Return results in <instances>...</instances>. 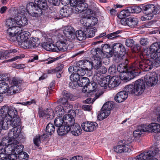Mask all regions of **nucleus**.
Here are the masks:
<instances>
[{
	"mask_svg": "<svg viewBox=\"0 0 160 160\" xmlns=\"http://www.w3.org/2000/svg\"><path fill=\"white\" fill-rule=\"evenodd\" d=\"M96 54L92 57V62L91 63L92 67L93 66L94 68H97L98 66L102 65V60L99 54V52L98 50L95 51Z\"/></svg>",
	"mask_w": 160,
	"mask_h": 160,
	"instance_id": "nucleus-24",
	"label": "nucleus"
},
{
	"mask_svg": "<svg viewBox=\"0 0 160 160\" xmlns=\"http://www.w3.org/2000/svg\"><path fill=\"white\" fill-rule=\"evenodd\" d=\"M75 32L72 27L69 26H66L54 32L55 37L57 39L61 37L71 41L75 38Z\"/></svg>",
	"mask_w": 160,
	"mask_h": 160,
	"instance_id": "nucleus-7",
	"label": "nucleus"
},
{
	"mask_svg": "<svg viewBox=\"0 0 160 160\" xmlns=\"http://www.w3.org/2000/svg\"><path fill=\"white\" fill-rule=\"evenodd\" d=\"M90 15H85L84 16L82 15V19L81 20L80 22L83 25L86 27H89L92 25H94L98 22V20L95 17L91 16Z\"/></svg>",
	"mask_w": 160,
	"mask_h": 160,
	"instance_id": "nucleus-15",
	"label": "nucleus"
},
{
	"mask_svg": "<svg viewBox=\"0 0 160 160\" xmlns=\"http://www.w3.org/2000/svg\"><path fill=\"white\" fill-rule=\"evenodd\" d=\"M75 72L79 76H83L86 73L85 71L83 68L79 67H77V68L75 71Z\"/></svg>",
	"mask_w": 160,
	"mask_h": 160,
	"instance_id": "nucleus-58",
	"label": "nucleus"
},
{
	"mask_svg": "<svg viewBox=\"0 0 160 160\" xmlns=\"http://www.w3.org/2000/svg\"><path fill=\"white\" fill-rule=\"evenodd\" d=\"M9 109L8 106L5 105L2 106L0 109V123L2 124L1 122H3V121H4V115L6 116Z\"/></svg>",
	"mask_w": 160,
	"mask_h": 160,
	"instance_id": "nucleus-36",
	"label": "nucleus"
},
{
	"mask_svg": "<svg viewBox=\"0 0 160 160\" xmlns=\"http://www.w3.org/2000/svg\"><path fill=\"white\" fill-rule=\"evenodd\" d=\"M53 36L51 38L48 39V42H44L42 43L41 46L45 50L55 52V45L52 43L53 42Z\"/></svg>",
	"mask_w": 160,
	"mask_h": 160,
	"instance_id": "nucleus-23",
	"label": "nucleus"
},
{
	"mask_svg": "<svg viewBox=\"0 0 160 160\" xmlns=\"http://www.w3.org/2000/svg\"><path fill=\"white\" fill-rule=\"evenodd\" d=\"M20 120L19 118L16 117L10 121V123L8 125V127L9 126H11L12 127H16L17 126H20L19 125Z\"/></svg>",
	"mask_w": 160,
	"mask_h": 160,
	"instance_id": "nucleus-54",
	"label": "nucleus"
},
{
	"mask_svg": "<svg viewBox=\"0 0 160 160\" xmlns=\"http://www.w3.org/2000/svg\"><path fill=\"white\" fill-rule=\"evenodd\" d=\"M53 39L54 41H55V40H57L56 45H55V52H63L67 50L69 42L68 40L63 38H61V37L57 39L55 38V35L53 37Z\"/></svg>",
	"mask_w": 160,
	"mask_h": 160,
	"instance_id": "nucleus-13",
	"label": "nucleus"
},
{
	"mask_svg": "<svg viewBox=\"0 0 160 160\" xmlns=\"http://www.w3.org/2000/svg\"><path fill=\"white\" fill-rule=\"evenodd\" d=\"M85 32H86L87 38H91L94 37L97 30L95 27H86Z\"/></svg>",
	"mask_w": 160,
	"mask_h": 160,
	"instance_id": "nucleus-38",
	"label": "nucleus"
},
{
	"mask_svg": "<svg viewBox=\"0 0 160 160\" xmlns=\"http://www.w3.org/2000/svg\"><path fill=\"white\" fill-rule=\"evenodd\" d=\"M113 107L112 103L110 102H108L105 103L103 105L102 109L106 111L107 112H109L110 113V111Z\"/></svg>",
	"mask_w": 160,
	"mask_h": 160,
	"instance_id": "nucleus-47",
	"label": "nucleus"
},
{
	"mask_svg": "<svg viewBox=\"0 0 160 160\" xmlns=\"http://www.w3.org/2000/svg\"><path fill=\"white\" fill-rule=\"evenodd\" d=\"M147 132H153L156 133H160V124L152 122L145 127Z\"/></svg>",
	"mask_w": 160,
	"mask_h": 160,
	"instance_id": "nucleus-25",
	"label": "nucleus"
},
{
	"mask_svg": "<svg viewBox=\"0 0 160 160\" xmlns=\"http://www.w3.org/2000/svg\"><path fill=\"white\" fill-rule=\"evenodd\" d=\"M62 116L60 117H58L56 118L54 120V122L55 125L58 127H59L62 125H64V121L63 119L62 118Z\"/></svg>",
	"mask_w": 160,
	"mask_h": 160,
	"instance_id": "nucleus-51",
	"label": "nucleus"
},
{
	"mask_svg": "<svg viewBox=\"0 0 160 160\" xmlns=\"http://www.w3.org/2000/svg\"><path fill=\"white\" fill-rule=\"evenodd\" d=\"M95 69L96 70L95 71V74H98L99 75L100 77L101 76V74H105L107 72V68L104 67L102 66V65L99 67L98 66L97 68H95Z\"/></svg>",
	"mask_w": 160,
	"mask_h": 160,
	"instance_id": "nucleus-45",
	"label": "nucleus"
},
{
	"mask_svg": "<svg viewBox=\"0 0 160 160\" xmlns=\"http://www.w3.org/2000/svg\"><path fill=\"white\" fill-rule=\"evenodd\" d=\"M73 125L70 130L72 134L76 136L81 134L82 130L80 126L77 123Z\"/></svg>",
	"mask_w": 160,
	"mask_h": 160,
	"instance_id": "nucleus-37",
	"label": "nucleus"
},
{
	"mask_svg": "<svg viewBox=\"0 0 160 160\" xmlns=\"http://www.w3.org/2000/svg\"><path fill=\"white\" fill-rule=\"evenodd\" d=\"M120 31L118 30L116 32H114L109 34H108L107 36V37L108 39H113L119 36L118 34L120 33Z\"/></svg>",
	"mask_w": 160,
	"mask_h": 160,
	"instance_id": "nucleus-56",
	"label": "nucleus"
},
{
	"mask_svg": "<svg viewBox=\"0 0 160 160\" xmlns=\"http://www.w3.org/2000/svg\"><path fill=\"white\" fill-rule=\"evenodd\" d=\"M8 84L5 82L0 83V94H3L7 92L9 93Z\"/></svg>",
	"mask_w": 160,
	"mask_h": 160,
	"instance_id": "nucleus-40",
	"label": "nucleus"
},
{
	"mask_svg": "<svg viewBox=\"0 0 160 160\" xmlns=\"http://www.w3.org/2000/svg\"><path fill=\"white\" fill-rule=\"evenodd\" d=\"M19 31L18 32H16L14 36L9 37L10 40L11 41H15V38L18 43V44L21 47L24 48V44H25L28 39L30 36V33L27 31L22 32L20 28L18 29Z\"/></svg>",
	"mask_w": 160,
	"mask_h": 160,
	"instance_id": "nucleus-9",
	"label": "nucleus"
},
{
	"mask_svg": "<svg viewBox=\"0 0 160 160\" xmlns=\"http://www.w3.org/2000/svg\"><path fill=\"white\" fill-rule=\"evenodd\" d=\"M145 127L144 125H139L133 132V135L135 140H137L143 136L145 132H146Z\"/></svg>",
	"mask_w": 160,
	"mask_h": 160,
	"instance_id": "nucleus-20",
	"label": "nucleus"
},
{
	"mask_svg": "<svg viewBox=\"0 0 160 160\" xmlns=\"http://www.w3.org/2000/svg\"><path fill=\"white\" fill-rule=\"evenodd\" d=\"M18 142L17 140L14 139L9 136L3 138L2 142H0L2 146H4L5 151H7L9 154L12 152H21L24 146L22 144H18Z\"/></svg>",
	"mask_w": 160,
	"mask_h": 160,
	"instance_id": "nucleus-5",
	"label": "nucleus"
},
{
	"mask_svg": "<svg viewBox=\"0 0 160 160\" xmlns=\"http://www.w3.org/2000/svg\"><path fill=\"white\" fill-rule=\"evenodd\" d=\"M47 0H35L34 3L30 2L28 3L25 8L26 12L31 16L36 17L38 12L42 13V10L48 9Z\"/></svg>",
	"mask_w": 160,
	"mask_h": 160,
	"instance_id": "nucleus-4",
	"label": "nucleus"
},
{
	"mask_svg": "<svg viewBox=\"0 0 160 160\" xmlns=\"http://www.w3.org/2000/svg\"><path fill=\"white\" fill-rule=\"evenodd\" d=\"M142 9L139 6L132 7L128 8V11L130 13H138L142 11Z\"/></svg>",
	"mask_w": 160,
	"mask_h": 160,
	"instance_id": "nucleus-50",
	"label": "nucleus"
},
{
	"mask_svg": "<svg viewBox=\"0 0 160 160\" xmlns=\"http://www.w3.org/2000/svg\"><path fill=\"white\" fill-rule=\"evenodd\" d=\"M75 37L80 41H82L85 39L87 37L86 32L82 30H79L76 32L75 34Z\"/></svg>",
	"mask_w": 160,
	"mask_h": 160,
	"instance_id": "nucleus-39",
	"label": "nucleus"
},
{
	"mask_svg": "<svg viewBox=\"0 0 160 160\" xmlns=\"http://www.w3.org/2000/svg\"><path fill=\"white\" fill-rule=\"evenodd\" d=\"M71 82L69 86L72 88H75L78 86V82L80 79V76L76 73L72 74L70 77Z\"/></svg>",
	"mask_w": 160,
	"mask_h": 160,
	"instance_id": "nucleus-30",
	"label": "nucleus"
},
{
	"mask_svg": "<svg viewBox=\"0 0 160 160\" xmlns=\"http://www.w3.org/2000/svg\"><path fill=\"white\" fill-rule=\"evenodd\" d=\"M78 82V86L83 87L82 92L86 93L96 92L97 85L96 83L89 82L88 78L86 77H82L80 79Z\"/></svg>",
	"mask_w": 160,
	"mask_h": 160,
	"instance_id": "nucleus-8",
	"label": "nucleus"
},
{
	"mask_svg": "<svg viewBox=\"0 0 160 160\" xmlns=\"http://www.w3.org/2000/svg\"><path fill=\"white\" fill-rule=\"evenodd\" d=\"M21 131V128L20 126L15 127L10 131L8 133V136L14 139H15V138H16L17 140H19L18 138L19 136Z\"/></svg>",
	"mask_w": 160,
	"mask_h": 160,
	"instance_id": "nucleus-26",
	"label": "nucleus"
},
{
	"mask_svg": "<svg viewBox=\"0 0 160 160\" xmlns=\"http://www.w3.org/2000/svg\"><path fill=\"white\" fill-rule=\"evenodd\" d=\"M88 7V5L85 3H80L74 7V10L76 13H81L82 12H85V14L90 15L91 14V11L88 9H87Z\"/></svg>",
	"mask_w": 160,
	"mask_h": 160,
	"instance_id": "nucleus-17",
	"label": "nucleus"
},
{
	"mask_svg": "<svg viewBox=\"0 0 160 160\" xmlns=\"http://www.w3.org/2000/svg\"><path fill=\"white\" fill-rule=\"evenodd\" d=\"M108 77L102 78V76H100L99 75L95 74L93 77V79L95 82H93L98 83L101 87L106 89L107 88L108 85ZM97 85V84H96Z\"/></svg>",
	"mask_w": 160,
	"mask_h": 160,
	"instance_id": "nucleus-18",
	"label": "nucleus"
},
{
	"mask_svg": "<svg viewBox=\"0 0 160 160\" xmlns=\"http://www.w3.org/2000/svg\"><path fill=\"white\" fill-rule=\"evenodd\" d=\"M39 39L36 38H30L24 44V48H29L38 47L39 44Z\"/></svg>",
	"mask_w": 160,
	"mask_h": 160,
	"instance_id": "nucleus-22",
	"label": "nucleus"
},
{
	"mask_svg": "<svg viewBox=\"0 0 160 160\" xmlns=\"http://www.w3.org/2000/svg\"><path fill=\"white\" fill-rule=\"evenodd\" d=\"M105 49H108L105 51V53H104L102 51H98L100 53L99 54H100L101 56L103 58H109L112 57L113 55V52L112 50H110V45L108 44H104L102 48L103 50H104Z\"/></svg>",
	"mask_w": 160,
	"mask_h": 160,
	"instance_id": "nucleus-28",
	"label": "nucleus"
},
{
	"mask_svg": "<svg viewBox=\"0 0 160 160\" xmlns=\"http://www.w3.org/2000/svg\"><path fill=\"white\" fill-rule=\"evenodd\" d=\"M113 51H112L118 53L119 51V54L124 56L125 53V49L124 46L120 43H115L112 45V46Z\"/></svg>",
	"mask_w": 160,
	"mask_h": 160,
	"instance_id": "nucleus-29",
	"label": "nucleus"
},
{
	"mask_svg": "<svg viewBox=\"0 0 160 160\" xmlns=\"http://www.w3.org/2000/svg\"><path fill=\"white\" fill-rule=\"evenodd\" d=\"M158 53L156 52H151L150 54V57L151 59L150 60H154L158 56Z\"/></svg>",
	"mask_w": 160,
	"mask_h": 160,
	"instance_id": "nucleus-64",
	"label": "nucleus"
},
{
	"mask_svg": "<svg viewBox=\"0 0 160 160\" xmlns=\"http://www.w3.org/2000/svg\"><path fill=\"white\" fill-rule=\"evenodd\" d=\"M23 148H22V151L20 152L17 155V158L18 157L22 159H24L25 160H27L29 157V155L28 153L25 152H23Z\"/></svg>",
	"mask_w": 160,
	"mask_h": 160,
	"instance_id": "nucleus-52",
	"label": "nucleus"
},
{
	"mask_svg": "<svg viewBox=\"0 0 160 160\" xmlns=\"http://www.w3.org/2000/svg\"><path fill=\"white\" fill-rule=\"evenodd\" d=\"M98 124L95 122H85L81 124L82 129L85 132H92L95 130Z\"/></svg>",
	"mask_w": 160,
	"mask_h": 160,
	"instance_id": "nucleus-19",
	"label": "nucleus"
},
{
	"mask_svg": "<svg viewBox=\"0 0 160 160\" xmlns=\"http://www.w3.org/2000/svg\"><path fill=\"white\" fill-rule=\"evenodd\" d=\"M160 63V56L154 60H144L139 63V67L144 71H148L151 69L154 66H157Z\"/></svg>",
	"mask_w": 160,
	"mask_h": 160,
	"instance_id": "nucleus-11",
	"label": "nucleus"
},
{
	"mask_svg": "<svg viewBox=\"0 0 160 160\" xmlns=\"http://www.w3.org/2000/svg\"><path fill=\"white\" fill-rule=\"evenodd\" d=\"M26 9L23 6H21L17 10L14 18H10L7 20L6 24L8 28L7 34L9 37L14 36L16 32L18 33L19 29L28 23V20L26 18L27 13Z\"/></svg>",
	"mask_w": 160,
	"mask_h": 160,
	"instance_id": "nucleus-1",
	"label": "nucleus"
},
{
	"mask_svg": "<svg viewBox=\"0 0 160 160\" xmlns=\"http://www.w3.org/2000/svg\"><path fill=\"white\" fill-rule=\"evenodd\" d=\"M79 0H61L62 4L64 5L70 4L72 7H75L78 3Z\"/></svg>",
	"mask_w": 160,
	"mask_h": 160,
	"instance_id": "nucleus-44",
	"label": "nucleus"
},
{
	"mask_svg": "<svg viewBox=\"0 0 160 160\" xmlns=\"http://www.w3.org/2000/svg\"><path fill=\"white\" fill-rule=\"evenodd\" d=\"M70 130V126L64 124L58 128L57 132L59 135L62 136L67 134Z\"/></svg>",
	"mask_w": 160,
	"mask_h": 160,
	"instance_id": "nucleus-31",
	"label": "nucleus"
},
{
	"mask_svg": "<svg viewBox=\"0 0 160 160\" xmlns=\"http://www.w3.org/2000/svg\"><path fill=\"white\" fill-rule=\"evenodd\" d=\"M60 15L63 17H68L71 13V10L69 8L63 7L60 11Z\"/></svg>",
	"mask_w": 160,
	"mask_h": 160,
	"instance_id": "nucleus-43",
	"label": "nucleus"
},
{
	"mask_svg": "<svg viewBox=\"0 0 160 160\" xmlns=\"http://www.w3.org/2000/svg\"><path fill=\"white\" fill-rule=\"evenodd\" d=\"M134 41L133 39L128 38L127 39L125 42V44L128 47H131L134 43Z\"/></svg>",
	"mask_w": 160,
	"mask_h": 160,
	"instance_id": "nucleus-59",
	"label": "nucleus"
},
{
	"mask_svg": "<svg viewBox=\"0 0 160 160\" xmlns=\"http://www.w3.org/2000/svg\"><path fill=\"white\" fill-rule=\"evenodd\" d=\"M108 72L111 74H113L116 72V67L114 65H112L109 68L108 70Z\"/></svg>",
	"mask_w": 160,
	"mask_h": 160,
	"instance_id": "nucleus-61",
	"label": "nucleus"
},
{
	"mask_svg": "<svg viewBox=\"0 0 160 160\" xmlns=\"http://www.w3.org/2000/svg\"><path fill=\"white\" fill-rule=\"evenodd\" d=\"M47 119L49 118L50 119H53L55 115L53 110L50 108L47 109Z\"/></svg>",
	"mask_w": 160,
	"mask_h": 160,
	"instance_id": "nucleus-55",
	"label": "nucleus"
},
{
	"mask_svg": "<svg viewBox=\"0 0 160 160\" xmlns=\"http://www.w3.org/2000/svg\"><path fill=\"white\" fill-rule=\"evenodd\" d=\"M158 78L157 74L153 72L150 74L147 75L145 77L144 81L148 86L152 87L157 83Z\"/></svg>",
	"mask_w": 160,
	"mask_h": 160,
	"instance_id": "nucleus-16",
	"label": "nucleus"
},
{
	"mask_svg": "<svg viewBox=\"0 0 160 160\" xmlns=\"http://www.w3.org/2000/svg\"><path fill=\"white\" fill-rule=\"evenodd\" d=\"M110 114L109 112L102 109L100 113L98 115V119L100 120H102L108 116Z\"/></svg>",
	"mask_w": 160,
	"mask_h": 160,
	"instance_id": "nucleus-46",
	"label": "nucleus"
},
{
	"mask_svg": "<svg viewBox=\"0 0 160 160\" xmlns=\"http://www.w3.org/2000/svg\"><path fill=\"white\" fill-rule=\"evenodd\" d=\"M152 18L151 16H149L145 13V15L144 16H142L141 19L142 21H145L146 20H151Z\"/></svg>",
	"mask_w": 160,
	"mask_h": 160,
	"instance_id": "nucleus-62",
	"label": "nucleus"
},
{
	"mask_svg": "<svg viewBox=\"0 0 160 160\" xmlns=\"http://www.w3.org/2000/svg\"><path fill=\"white\" fill-rule=\"evenodd\" d=\"M17 111L16 108L14 107L9 108L6 116L4 115L5 119L3 122L0 123V126L4 130H7L8 128V125L10 123V121L15 118L17 115Z\"/></svg>",
	"mask_w": 160,
	"mask_h": 160,
	"instance_id": "nucleus-10",
	"label": "nucleus"
},
{
	"mask_svg": "<svg viewBox=\"0 0 160 160\" xmlns=\"http://www.w3.org/2000/svg\"><path fill=\"white\" fill-rule=\"evenodd\" d=\"M142 9L145 12V13L148 15H150L152 18L154 15L158 14L160 11V6H155L153 4H148L144 5L142 7Z\"/></svg>",
	"mask_w": 160,
	"mask_h": 160,
	"instance_id": "nucleus-14",
	"label": "nucleus"
},
{
	"mask_svg": "<svg viewBox=\"0 0 160 160\" xmlns=\"http://www.w3.org/2000/svg\"><path fill=\"white\" fill-rule=\"evenodd\" d=\"M121 77L117 76H113L111 78L108 77V85L109 88H112L118 86L120 83Z\"/></svg>",
	"mask_w": 160,
	"mask_h": 160,
	"instance_id": "nucleus-21",
	"label": "nucleus"
},
{
	"mask_svg": "<svg viewBox=\"0 0 160 160\" xmlns=\"http://www.w3.org/2000/svg\"><path fill=\"white\" fill-rule=\"evenodd\" d=\"M140 43L142 45L145 46L148 44V42L147 38H142L140 39Z\"/></svg>",
	"mask_w": 160,
	"mask_h": 160,
	"instance_id": "nucleus-63",
	"label": "nucleus"
},
{
	"mask_svg": "<svg viewBox=\"0 0 160 160\" xmlns=\"http://www.w3.org/2000/svg\"><path fill=\"white\" fill-rule=\"evenodd\" d=\"M9 84L12 85H17L21 83L22 80L17 78H13L12 79H10L9 81Z\"/></svg>",
	"mask_w": 160,
	"mask_h": 160,
	"instance_id": "nucleus-53",
	"label": "nucleus"
},
{
	"mask_svg": "<svg viewBox=\"0 0 160 160\" xmlns=\"http://www.w3.org/2000/svg\"><path fill=\"white\" fill-rule=\"evenodd\" d=\"M150 47L151 52H156L160 53V42H156L152 44Z\"/></svg>",
	"mask_w": 160,
	"mask_h": 160,
	"instance_id": "nucleus-41",
	"label": "nucleus"
},
{
	"mask_svg": "<svg viewBox=\"0 0 160 160\" xmlns=\"http://www.w3.org/2000/svg\"><path fill=\"white\" fill-rule=\"evenodd\" d=\"M117 70L118 72L122 73L120 77L122 80L125 82L129 81L140 73L137 61L133 63L129 69L127 68L126 65L120 64L117 67Z\"/></svg>",
	"mask_w": 160,
	"mask_h": 160,
	"instance_id": "nucleus-2",
	"label": "nucleus"
},
{
	"mask_svg": "<svg viewBox=\"0 0 160 160\" xmlns=\"http://www.w3.org/2000/svg\"><path fill=\"white\" fill-rule=\"evenodd\" d=\"M132 142V140L130 138L126 139L122 144L114 147V151L118 153L130 152L132 151L130 144Z\"/></svg>",
	"mask_w": 160,
	"mask_h": 160,
	"instance_id": "nucleus-12",
	"label": "nucleus"
},
{
	"mask_svg": "<svg viewBox=\"0 0 160 160\" xmlns=\"http://www.w3.org/2000/svg\"><path fill=\"white\" fill-rule=\"evenodd\" d=\"M155 155V153L151 150L144 152L139 155L142 160H148Z\"/></svg>",
	"mask_w": 160,
	"mask_h": 160,
	"instance_id": "nucleus-34",
	"label": "nucleus"
},
{
	"mask_svg": "<svg viewBox=\"0 0 160 160\" xmlns=\"http://www.w3.org/2000/svg\"><path fill=\"white\" fill-rule=\"evenodd\" d=\"M46 130L47 134L51 135L54 133L55 131V127L53 124L49 123L46 126Z\"/></svg>",
	"mask_w": 160,
	"mask_h": 160,
	"instance_id": "nucleus-42",
	"label": "nucleus"
},
{
	"mask_svg": "<svg viewBox=\"0 0 160 160\" xmlns=\"http://www.w3.org/2000/svg\"><path fill=\"white\" fill-rule=\"evenodd\" d=\"M63 124L70 127L74 123V119L72 115L70 114L65 115L63 118Z\"/></svg>",
	"mask_w": 160,
	"mask_h": 160,
	"instance_id": "nucleus-32",
	"label": "nucleus"
},
{
	"mask_svg": "<svg viewBox=\"0 0 160 160\" xmlns=\"http://www.w3.org/2000/svg\"><path fill=\"white\" fill-rule=\"evenodd\" d=\"M128 92L126 90L118 93L114 97L115 100L118 102H121L125 100L128 97Z\"/></svg>",
	"mask_w": 160,
	"mask_h": 160,
	"instance_id": "nucleus-27",
	"label": "nucleus"
},
{
	"mask_svg": "<svg viewBox=\"0 0 160 160\" xmlns=\"http://www.w3.org/2000/svg\"><path fill=\"white\" fill-rule=\"evenodd\" d=\"M125 25H127L131 28L136 27L138 23V20L136 18H129L124 22Z\"/></svg>",
	"mask_w": 160,
	"mask_h": 160,
	"instance_id": "nucleus-35",
	"label": "nucleus"
},
{
	"mask_svg": "<svg viewBox=\"0 0 160 160\" xmlns=\"http://www.w3.org/2000/svg\"><path fill=\"white\" fill-rule=\"evenodd\" d=\"M145 88L144 80L142 79H139L135 82L134 85H127L125 86L124 89L129 94L139 95L142 93Z\"/></svg>",
	"mask_w": 160,
	"mask_h": 160,
	"instance_id": "nucleus-6",
	"label": "nucleus"
},
{
	"mask_svg": "<svg viewBox=\"0 0 160 160\" xmlns=\"http://www.w3.org/2000/svg\"><path fill=\"white\" fill-rule=\"evenodd\" d=\"M63 98H61L58 100V102L62 105L57 106L55 109V114L58 117L62 116L65 113L69 112L72 110V106L68 102V99L71 100V95L66 90L63 91L62 94Z\"/></svg>",
	"mask_w": 160,
	"mask_h": 160,
	"instance_id": "nucleus-3",
	"label": "nucleus"
},
{
	"mask_svg": "<svg viewBox=\"0 0 160 160\" xmlns=\"http://www.w3.org/2000/svg\"><path fill=\"white\" fill-rule=\"evenodd\" d=\"M19 88L17 85H12L9 88V93L12 94L18 92Z\"/></svg>",
	"mask_w": 160,
	"mask_h": 160,
	"instance_id": "nucleus-57",
	"label": "nucleus"
},
{
	"mask_svg": "<svg viewBox=\"0 0 160 160\" xmlns=\"http://www.w3.org/2000/svg\"><path fill=\"white\" fill-rule=\"evenodd\" d=\"M151 52V51L150 49V47L149 48H147L144 49L143 51L141 53L140 55V57L142 59V61L140 62H138V67L140 69H141L139 67V63L141 62H142L144 60H147L146 58H147L150 54Z\"/></svg>",
	"mask_w": 160,
	"mask_h": 160,
	"instance_id": "nucleus-33",
	"label": "nucleus"
},
{
	"mask_svg": "<svg viewBox=\"0 0 160 160\" xmlns=\"http://www.w3.org/2000/svg\"><path fill=\"white\" fill-rule=\"evenodd\" d=\"M47 135L45 134H43L41 137L39 135L37 136L33 139V142L34 144L37 146H38L39 144L41 143V138H44V139L46 138V136Z\"/></svg>",
	"mask_w": 160,
	"mask_h": 160,
	"instance_id": "nucleus-48",
	"label": "nucleus"
},
{
	"mask_svg": "<svg viewBox=\"0 0 160 160\" xmlns=\"http://www.w3.org/2000/svg\"><path fill=\"white\" fill-rule=\"evenodd\" d=\"M47 109L43 110L39 108L38 113L39 117L47 118Z\"/></svg>",
	"mask_w": 160,
	"mask_h": 160,
	"instance_id": "nucleus-60",
	"label": "nucleus"
},
{
	"mask_svg": "<svg viewBox=\"0 0 160 160\" xmlns=\"http://www.w3.org/2000/svg\"><path fill=\"white\" fill-rule=\"evenodd\" d=\"M128 8L126 10L122 11L118 15V17L121 19H123L129 15L130 12L128 11Z\"/></svg>",
	"mask_w": 160,
	"mask_h": 160,
	"instance_id": "nucleus-49",
	"label": "nucleus"
}]
</instances>
